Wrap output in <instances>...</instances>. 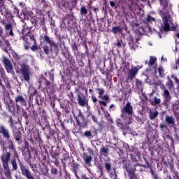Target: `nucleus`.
Returning <instances> with one entry per match:
<instances>
[{"label":"nucleus","mask_w":179,"mask_h":179,"mask_svg":"<svg viewBox=\"0 0 179 179\" xmlns=\"http://www.w3.org/2000/svg\"><path fill=\"white\" fill-rule=\"evenodd\" d=\"M80 14L83 15V16H86L87 15V9L85 6H83L80 8Z\"/></svg>","instance_id":"nucleus-31"},{"label":"nucleus","mask_w":179,"mask_h":179,"mask_svg":"<svg viewBox=\"0 0 179 179\" xmlns=\"http://www.w3.org/2000/svg\"><path fill=\"white\" fill-rule=\"evenodd\" d=\"M151 174H152V176L154 177L153 179H159V176H157V174H155L153 170H151Z\"/></svg>","instance_id":"nucleus-45"},{"label":"nucleus","mask_w":179,"mask_h":179,"mask_svg":"<svg viewBox=\"0 0 179 179\" xmlns=\"http://www.w3.org/2000/svg\"><path fill=\"white\" fill-rule=\"evenodd\" d=\"M11 129L13 131L14 139H15L17 142H20V141H22V131H20V130L16 127H13V129Z\"/></svg>","instance_id":"nucleus-10"},{"label":"nucleus","mask_w":179,"mask_h":179,"mask_svg":"<svg viewBox=\"0 0 179 179\" xmlns=\"http://www.w3.org/2000/svg\"><path fill=\"white\" fill-rule=\"evenodd\" d=\"M141 68H142V66H141L139 65H137L136 66L131 67V69L129 71V75H128L129 79H130L131 80H133V79H134V78H135V76L136 75V73H138V71H139V69H141Z\"/></svg>","instance_id":"nucleus-9"},{"label":"nucleus","mask_w":179,"mask_h":179,"mask_svg":"<svg viewBox=\"0 0 179 179\" xmlns=\"http://www.w3.org/2000/svg\"><path fill=\"white\" fill-rule=\"evenodd\" d=\"M3 36V29H2L0 26V37Z\"/></svg>","instance_id":"nucleus-49"},{"label":"nucleus","mask_w":179,"mask_h":179,"mask_svg":"<svg viewBox=\"0 0 179 179\" xmlns=\"http://www.w3.org/2000/svg\"><path fill=\"white\" fill-rule=\"evenodd\" d=\"M17 106V111H19V110H20V106L19 105V103H16Z\"/></svg>","instance_id":"nucleus-57"},{"label":"nucleus","mask_w":179,"mask_h":179,"mask_svg":"<svg viewBox=\"0 0 179 179\" xmlns=\"http://www.w3.org/2000/svg\"><path fill=\"white\" fill-rule=\"evenodd\" d=\"M3 100H4V104L6 106L10 104L11 103L13 102V101H12V98H10V96L8 92L4 93Z\"/></svg>","instance_id":"nucleus-15"},{"label":"nucleus","mask_w":179,"mask_h":179,"mask_svg":"<svg viewBox=\"0 0 179 179\" xmlns=\"http://www.w3.org/2000/svg\"><path fill=\"white\" fill-rule=\"evenodd\" d=\"M92 99L93 103H96V101H97V98H96V96H92Z\"/></svg>","instance_id":"nucleus-52"},{"label":"nucleus","mask_w":179,"mask_h":179,"mask_svg":"<svg viewBox=\"0 0 179 179\" xmlns=\"http://www.w3.org/2000/svg\"><path fill=\"white\" fill-rule=\"evenodd\" d=\"M99 103L102 106H104V107L107 106V102H106V101H99Z\"/></svg>","instance_id":"nucleus-50"},{"label":"nucleus","mask_w":179,"mask_h":179,"mask_svg":"<svg viewBox=\"0 0 179 179\" xmlns=\"http://www.w3.org/2000/svg\"><path fill=\"white\" fill-rule=\"evenodd\" d=\"M165 122L171 127H173L176 124V118L173 116H166L165 117Z\"/></svg>","instance_id":"nucleus-16"},{"label":"nucleus","mask_w":179,"mask_h":179,"mask_svg":"<svg viewBox=\"0 0 179 179\" xmlns=\"http://www.w3.org/2000/svg\"><path fill=\"white\" fill-rule=\"evenodd\" d=\"M4 42L6 43V44L7 45H9V41H8V40H4Z\"/></svg>","instance_id":"nucleus-59"},{"label":"nucleus","mask_w":179,"mask_h":179,"mask_svg":"<svg viewBox=\"0 0 179 179\" xmlns=\"http://www.w3.org/2000/svg\"><path fill=\"white\" fill-rule=\"evenodd\" d=\"M91 118L94 121V122H97V117L94 116V115H91Z\"/></svg>","instance_id":"nucleus-47"},{"label":"nucleus","mask_w":179,"mask_h":179,"mask_svg":"<svg viewBox=\"0 0 179 179\" xmlns=\"http://www.w3.org/2000/svg\"><path fill=\"white\" fill-rule=\"evenodd\" d=\"M3 44H2V41L0 39V47H2Z\"/></svg>","instance_id":"nucleus-61"},{"label":"nucleus","mask_w":179,"mask_h":179,"mask_svg":"<svg viewBox=\"0 0 179 179\" xmlns=\"http://www.w3.org/2000/svg\"><path fill=\"white\" fill-rule=\"evenodd\" d=\"M19 6H21V8H24V3H23V2H20V3H19Z\"/></svg>","instance_id":"nucleus-54"},{"label":"nucleus","mask_w":179,"mask_h":179,"mask_svg":"<svg viewBox=\"0 0 179 179\" xmlns=\"http://www.w3.org/2000/svg\"><path fill=\"white\" fill-rule=\"evenodd\" d=\"M96 90L99 94V98L100 99L101 97H102L103 94H104V90L101 88H96Z\"/></svg>","instance_id":"nucleus-34"},{"label":"nucleus","mask_w":179,"mask_h":179,"mask_svg":"<svg viewBox=\"0 0 179 179\" xmlns=\"http://www.w3.org/2000/svg\"><path fill=\"white\" fill-rule=\"evenodd\" d=\"M43 51L46 55H48V54H50V47H48V45H45L43 47Z\"/></svg>","instance_id":"nucleus-36"},{"label":"nucleus","mask_w":179,"mask_h":179,"mask_svg":"<svg viewBox=\"0 0 179 179\" xmlns=\"http://www.w3.org/2000/svg\"><path fill=\"white\" fill-rule=\"evenodd\" d=\"M10 152L6 151L3 152L1 157V160L2 162L3 168V174L7 179L12 178V172L10 171V168L9 167V162H10Z\"/></svg>","instance_id":"nucleus-1"},{"label":"nucleus","mask_w":179,"mask_h":179,"mask_svg":"<svg viewBox=\"0 0 179 179\" xmlns=\"http://www.w3.org/2000/svg\"><path fill=\"white\" fill-rule=\"evenodd\" d=\"M114 107H115V105H114V104H111L110 106V108L111 109V108H114Z\"/></svg>","instance_id":"nucleus-60"},{"label":"nucleus","mask_w":179,"mask_h":179,"mask_svg":"<svg viewBox=\"0 0 179 179\" xmlns=\"http://www.w3.org/2000/svg\"><path fill=\"white\" fill-rule=\"evenodd\" d=\"M83 121H85V118L82 115V112L80 111L77 117V122L78 124H80L81 122H83Z\"/></svg>","instance_id":"nucleus-26"},{"label":"nucleus","mask_w":179,"mask_h":179,"mask_svg":"<svg viewBox=\"0 0 179 179\" xmlns=\"http://www.w3.org/2000/svg\"><path fill=\"white\" fill-rule=\"evenodd\" d=\"M83 159L84 160V167L87 170L88 173H90V168L92 167V160L93 157L86 153L83 155Z\"/></svg>","instance_id":"nucleus-5"},{"label":"nucleus","mask_w":179,"mask_h":179,"mask_svg":"<svg viewBox=\"0 0 179 179\" xmlns=\"http://www.w3.org/2000/svg\"><path fill=\"white\" fill-rule=\"evenodd\" d=\"M134 114V108L131 105V102H128L122 109L121 117L124 120L129 118Z\"/></svg>","instance_id":"nucleus-3"},{"label":"nucleus","mask_w":179,"mask_h":179,"mask_svg":"<svg viewBox=\"0 0 179 179\" xmlns=\"http://www.w3.org/2000/svg\"><path fill=\"white\" fill-rule=\"evenodd\" d=\"M158 72H159V76H161L162 78L164 76V69H163V67H159L158 69Z\"/></svg>","instance_id":"nucleus-35"},{"label":"nucleus","mask_w":179,"mask_h":179,"mask_svg":"<svg viewBox=\"0 0 179 179\" xmlns=\"http://www.w3.org/2000/svg\"><path fill=\"white\" fill-rule=\"evenodd\" d=\"M109 152L110 149L107 147H102L100 148V155H101V156H104V157H107L108 156Z\"/></svg>","instance_id":"nucleus-17"},{"label":"nucleus","mask_w":179,"mask_h":179,"mask_svg":"<svg viewBox=\"0 0 179 179\" xmlns=\"http://www.w3.org/2000/svg\"><path fill=\"white\" fill-rule=\"evenodd\" d=\"M7 36H10L11 37H13L14 34H13V29H10L9 31H8V32H6Z\"/></svg>","instance_id":"nucleus-42"},{"label":"nucleus","mask_w":179,"mask_h":179,"mask_svg":"<svg viewBox=\"0 0 179 179\" xmlns=\"http://www.w3.org/2000/svg\"><path fill=\"white\" fill-rule=\"evenodd\" d=\"M161 5L163 6V8H167L169 5V1L167 0H159Z\"/></svg>","instance_id":"nucleus-32"},{"label":"nucleus","mask_w":179,"mask_h":179,"mask_svg":"<svg viewBox=\"0 0 179 179\" xmlns=\"http://www.w3.org/2000/svg\"><path fill=\"white\" fill-rule=\"evenodd\" d=\"M161 17L163 22L162 27L164 31H169V30L174 31V30H176V25L170 21V15H168L167 14H161Z\"/></svg>","instance_id":"nucleus-2"},{"label":"nucleus","mask_w":179,"mask_h":179,"mask_svg":"<svg viewBox=\"0 0 179 179\" xmlns=\"http://www.w3.org/2000/svg\"><path fill=\"white\" fill-rule=\"evenodd\" d=\"M15 101L16 104H20V106H23L24 107H26V106H27L26 99H24V96L22 95H17L15 98Z\"/></svg>","instance_id":"nucleus-11"},{"label":"nucleus","mask_w":179,"mask_h":179,"mask_svg":"<svg viewBox=\"0 0 179 179\" xmlns=\"http://www.w3.org/2000/svg\"><path fill=\"white\" fill-rule=\"evenodd\" d=\"M89 92H90V93H92V89H90Z\"/></svg>","instance_id":"nucleus-64"},{"label":"nucleus","mask_w":179,"mask_h":179,"mask_svg":"<svg viewBox=\"0 0 179 179\" xmlns=\"http://www.w3.org/2000/svg\"><path fill=\"white\" fill-rule=\"evenodd\" d=\"M83 136H85V138H88V139H92L93 135H92V131H86L83 133Z\"/></svg>","instance_id":"nucleus-27"},{"label":"nucleus","mask_w":179,"mask_h":179,"mask_svg":"<svg viewBox=\"0 0 179 179\" xmlns=\"http://www.w3.org/2000/svg\"><path fill=\"white\" fill-rule=\"evenodd\" d=\"M32 51H37L38 50V47H37V43H36V40H34V45H33L31 48Z\"/></svg>","instance_id":"nucleus-40"},{"label":"nucleus","mask_w":179,"mask_h":179,"mask_svg":"<svg viewBox=\"0 0 179 179\" xmlns=\"http://www.w3.org/2000/svg\"><path fill=\"white\" fill-rule=\"evenodd\" d=\"M145 23H152V22H156V18L151 17L150 15H148L144 20Z\"/></svg>","instance_id":"nucleus-23"},{"label":"nucleus","mask_w":179,"mask_h":179,"mask_svg":"<svg viewBox=\"0 0 179 179\" xmlns=\"http://www.w3.org/2000/svg\"><path fill=\"white\" fill-rule=\"evenodd\" d=\"M4 29L6 30V33H8V31H9L10 30H12V29H13V27H12V24L10 23H7L6 24Z\"/></svg>","instance_id":"nucleus-30"},{"label":"nucleus","mask_w":179,"mask_h":179,"mask_svg":"<svg viewBox=\"0 0 179 179\" xmlns=\"http://www.w3.org/2000/svg\"><path fill=\"white\" fill-rule=\"evenodd\" d=\"M129 44L130 49L133 51H135L136 49L139 48V43L138 42V39H134V38H130Z\"/></svg>","instance_id":"nucleus-12"},{"label":"nucleus","mask_w":179,"mask_h":179,"mask_svg":"<svg viewBox=\"0 0 179 179\" xmlns=\"http://www.w3.org/2000/svg\"><path fill=\"white\" fill-rule=\"evenodd\" d=\"M13 57L15 59H16V61H19V59H20L19 55H17V53H16L15 52L13 53Z\"/></svg>","instance_id":"nucleus-41"},{"label":"nucleus","mask_w":179,"mask_h":179,"mask_svg":"<svg viewBox=\"0 0 179 179\" xmlns=\"http://www.w3.org/2000/svg\"><path fill=\"white\" fill-rule=\"evenodd\" d=\"M110 5L112 8H114V6H115V3H114L113 1H110Z\"/></svg>","instance_id":"nucleus-51"},{"label":"nucleus","mask_w":179,"mask_h":179,"mask_svg":"<svg viewBox=\"0 0 179 179\" xmlns=\"http://www.w3.org/2000/svg\"><path fill=\"white\" fill-rule=\"evenodd\" d=\"M3 62L5 66V69H6L7 72H8V73H12V72H13V65H12L10 60H9L8 57H3Z\"/></svg>","instance_id":"nucleus-7"},{"label":"nucleus","mask_w":179,"mask_h":179,"mask_svg":"<svg viewBox=\"0 0 179 179\" xmlns=\"http://www.w3.org/2000/svg\"><path fill=\"white\" fill-rule=\"evenodd\" d=\"M160 103H162V100L156 96H155L151 101L152 106H157L160 104Z\"/></svg>","instance_id":"nucleus-24"},{"label":"nucleus","mask_w":179,"mask_h":179,"mask_svg":"<svg viewBox=\"0 0 179 179\" xmlns=\"http://www.w3.org/2000/svg\"><path fill=\"white\" fill-rule=\"evenodd\" d=\"M104 167L108 173H110L111 171V164L106 162L104 164Z\"/></svg>","instance_id":"nucleus-33"},{"label":"nucleus","mask_w":179,"mask_h":179,"mask_svg":"<svg viewBox=\"0 0 179 179\" xmlns=\"http://www.w3.org/2000/svg\"><path fill=\"white\" fill-rule=\"evenodd\" d=\"M115 45H117V47H121V42H120V41H118L116 43Z\"/></svg>","instance_id":"nucleus-55"},{"label":"nucleus","mask_w":179,"mask_h":179,"mask_svg":"<svg viewBox=\"0 0 179 179\" xmlns=\"http://www.w3.org/2000/svg\"><path fill=\"white\" fill-rule=\"evenodd\" d=\"M57 169H55V168L51 169V174L57 175Z\"/></svg>","instance_id":"nucleus-46"},{"label":"nucleus","mask_w":179,"mask_h":179,"mask_svg":"<svg viewBox=\"0 0 179 179\" xmlns=\"http://www.w3.org/2000/svg\"><path fill=\"white\" fill-rule=\"evenodd\" d=\"M0 134L7 141H10V131L3 124L0 125Z\"/></svg>","instance_id":"nucleus-6"},{"label":"nucleus","mask_w":179,"mask_h":179,"mask_svg":"<svg viewBox=\"0 0 179 179\" xmlns=\"http://www.w3.org/2000/svg\"><path fill=\"white\" fill-rule=\"evenodd\" d=\"M8 122H10V127L11 129L15 128V123L13 122V119L12 118V117H10V119L8 120Z\"/></svg>","instance_id":"nucleus-38"},{"label":"nucleus","mask_w":179,"mask_h":179,"mask_svg":"<svg viewBox=\"0 0 179 179\" xmlns=\"http://www.w3.org/2000/svg\"><path fill=\"white\" fill-rule=\"evenodd\" d=\"M0 89H2L3 90H5V85L2 84V80L0 78Z\"/></svg>","instance_id":"nucleus-48"},{"label":"nucleus","mask_w":179,"mask_h":179,"mask_svg":"<svg viewBox=\"0 0 179 179\" xmlns=\"http://www.w3.org/2000/svg\"><path fill=\"white\" fill-rule=\"evenodd\" d=\"M8 141L10 142V145L8 146V149H9V150H13V142H12V140H10V138Z\"/></svg>","instance_id":"nucleus-43"},{"label":"nucleus","mask_w":179,"mask_h":179,"mask_svg":"<svg viewBox=\"0 0 179 179\" xmlns=\"http://www.w3.org/2000/svg\"><path fill=\"white\" fill-rule=\"evenodd\" d=\"M6 107L7 110H8V112L11 114H13V113H15V103L13 102L6 105Z\"/></svg>","instance_id":"nucleus-22"},{"label":"nucleus","mask_w":179,"mask_h":179,"mask_svg":"<svg viewBox=\"0 0 179 179\" xmlns=\"http://www.w3.org/2000/svg\"><path fill=\"white\" fill-rule=\"evenodd\" d=\"M161 90H163L162 96L164 98V103L169 104V103H170V100H171L170 92H169V90H167L164 87H161Z\"/></svg>","instance_id":"nucleus-8"},{"label":"nucleus","mask_w":179,"mask_h":179,"mask_svg":"<svg viewBox=\"0 0 179 179\" xmlns=\"http://www.w3.org/2000/svg\"><path fill=\"white\" fill-rule=\"evenodd\" d=\"M166 86H168V89H173L174 87V84H173V81L170 80V77H168V82L166 83Z\"/></svg>","instance_id":"nucleus-28"},{"label":"nucleus","mask_w":179,"mask_h":179,"mask_svg":"<svg viewBox=\"0 0 179 179\" xmlns=\"http://www.w3.org/2000/svg\"><path fill=\"white\" fill-rule=\"evenodd\" d=\"M43 39L45 41V43H48V44L50 45V47H55V48H58V45L55 43L54 41L51 40L48 36L45 35L43 36Z\"/></svg>","instance_id":"nucleus-13"},{"label":"nucleus","mask_w":179,"mask_h":179,"mask_svg":"<svg viewBox=\"0 0 179 179\" xmlns=\"http://www.w3.org/2000/svg\"><path fill=\"white\" fill-rule=\"evenodd\" d=\"M122 27H114L112 28V33H113V34H117V33L121 34V33H122Z\"/></svg>","instance_id":"nucleus-20"},{"label":"nucleus","mask_w":179,"mask_h":179,"mask_svg":"<svg viewBox=\"0 0 179 179\" xmlns=\"http://www.w3.org/2000/svg\"><path fill=\"white\" fill-rule=\"evenodd\" d=\"M72 49H73L74 51H76V50H78V46H76V45H72Z\"/></svg>","instance_id":"nucleus-53"},{"label":"nucleus","mask_w":179,"mask_h":179,"mask_svg":"<svg viewBox=\"0 0 179 179\" xmlns=\"http://www.w3.org/2000/svg\"><path fill=\"white\" fill-rule=\"evenodd\" d=\"M0 78H1V79H3L6 83V82H8V77H6V74L5 73V69L2 68L1 64H0Z\"/></svg>","instance_id":"nucleus-19"},{"label":"nucleus","mask_w":179,"mask_h":179,"mask_svg":"<svg viewBox=\"0 0 179 179\" xmlns=\"http://www.w3.org/2000/svg\"><path fill=\"white\" fill-rule=\"evenodd\" d=\"M156 61H157V58H156L155 57H150L148 65L150 66H152V65H155V63L156 62Z\"/></svg>","instance_id":"nucleus-29"},{"label":"nucleus","mask_w":179,"mask_h":179,"mask_svg":"<svg viewBox=\"0 0 179 179\" xmlns=\"http://www.w3.org/2000/svg\"><path fill=\"white\" fill-rule=\"evenodd\" d=\"M14 10H15V12L17 14H19V9H17V7L14 6Z\"/></svg>","instance_id":"nucleus-56"},{"label":"nucleus","mask_w":179,"mask_h":179,"mask_svg":"<svg viewBox=\"0 0 179 179\" xmlns=\"http://www.w3.org/2000/svg\"><path fill=\"white\" fill-rule=\"evenodd\" d=\"M78 101L79 106H80L81 107H85V106H86V98L85 97V96L78 94Z\"/></svg>","instance_id":"nucleus-14"},{"label":"nucleus","mask_w":179,"mask_h":179,"mask_svg":"<svg viewBox=\"0 0 179 179\" xmlns=\"http://www.w3.org/2000/svg\"><path fill=\"white\" fill-rule=\"evenodd\" d=\"M31 73L30 70H29V66L22 64L21 66V75L24 80L29 82Z\"/></svg>","instance_id":"nucleus-4"},{"label":"nucleus","mask_w":179,"mask_h":179,"mask_svg":"<svg viewBox=\"0 0 179 179\" xmlns=\"http://www.w3.org/2000/svg\"><path fill=\"white\" fill-rule=\"evenodd\" d=\"M109 173H110V178L117 179V173H115V171H113L112 173L111 172H109Z\"/></svg>","instance_id":"nucleus-39"},{"label":"nucleus","mask_w":179,"mask_h":179,"mask_svg":"<svg viewBox=\"0 0 179 179\" xmlns=\"http://www.w3.org/2000/svg\"><path fill=\"white\" fill-rule=\"evenodd\" d=\"M116 122H117V124H119V125H121V120L117 119Z\"/></svg>","instance_id":"nucleus-58"},{"label":"nucleus","mask_w":179,"mask_h":179,"mask_svg":"<svg viewBox=\"0 0 179 179\" xmlns=\"http://www.w3.org/2000/svg\"><path fill=\"white\" fill-rule=\"evenodd\" d=\"M0 111H2V105H1V102H0Z\"/></svg>","instance_id":"nucleus-62"},{"label":"nucleus","mask_w":179,"mask_h":179,"mask_svg":"<svg viewBox=\"0 0 179 179\" xmlns=\"http://www.w3.org/2000/svg\"><path fill=\"white\" fill-rule=\"evenodd\" d=\"M99 99H101V100H104V101H106V103H107V101H108V96H107V95L101 96Z\"/></svg>","instance_id":"nucleus-44"},{"label":"nucleus","mask_w":179,"mask_h":179,"mask_svg":"<svg viewBox=\"0 0 179 179\" xmlns=\"http://www.w3.org/2000/svg\"><path fill=\"white\" fill-rule=\"evenodd\" d=\"M10 163L12 166V171H17V162L16 158H13L10 160Z\"/></svg>","instance_id":"nucleus-21"},{"label":"nucleus","mask_w":179,"mask_h":179,"mask_svg":"<svg viewBox=\"0 0 179 179\" xmlns=\"http://www.w3.org/2000/svg\"><path fill=\"white\" fill-rule=\"evenodd\" d=\"M89 173H90L88 176L86 174H82L81 179H93V173H92V171H90Z\"/></svg>","instance_id":"nucleus-25"},{"label":"nucleus","mask_w":179,"mask_h":179,"mask_svg":"<svg viewBox=\"0 0 179 179\" xmlns=\"http://www.w3.org/2000/svg\"><path fill=\"white\" fill-rule=\"evenodd\" d=\"M176 37H178V38H179V33L176 34Z\"/></svg>","instance_id":"nucleus-63"},{"label":"nucleus","mask_w":179,"mask_h":179,"mask_svg":"<svg viewBox=\"0 0 179 179\" xmlns=\"http://www.w3.org/2000/svg\"><path fill=\"white\" fill-rule=\"evenodd\" d=\"M150 113L149 118L151 120H156V117L159 115V112L156 109L150 110Z\"/></svg>","instance_id":"nucleus-18"},{"label":"nucleus","mask_w":179,"mask_h":179,"mask_svg":"<svg viewBox=\"0 0 179 179\" xmlns=\"http://www.w3.org/2000/svg\"><path fill=\"white\" fill-rule=\"evenodd\" d=\"M136 86L138 88V90H143V88L142 87V82L139 81V80L136 81Z\"/></svg>","instance_id":"nucleus-37"}]
</instances>
